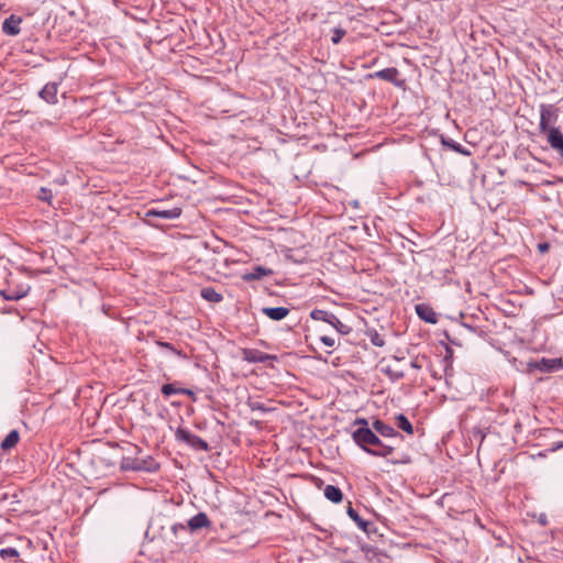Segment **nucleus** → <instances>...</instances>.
Listing matches in <instances>:
<instances>
[{
  "instance_id": "4c0bfd02",
  "label": "nucleus",
  "mask_w": 563,
  "mask_h": 563,
  "mask_svg": "<svg viewBox=\"0 0 563 563\" xmlns=\"http://www.w3.org/2000/svg\"><path fill=\"white\" fill-rule=\"evenodd\" d=\"M179 394L181 395H188V396H194V391L191 389H187V388H179Z\"/></svg>"
},
{
  "instance_id": "20e7f679",
  "label": "nucleus",
  "mask_w": 563,
  "mask_h": 563,
  "mask_svg": "<svg viewBox=\"0 0 563 563\" xmlns=\"http://www.w3.org/2000/svg\"><path fill=\"white\" fill-rule=\"evenodd\" d=\"M373 431L379 435H382L383 438L385 439H388L391 443V441L394 440H402V435L396 430L394 429L389 424H386L384 421L379 420V419H375L373 421Z\"/></svg>"
},
{
  "instance_id": "6ab92c4d",
  "label": "nucleus",
  "mask_w": 563,
  "mask_h": 563,
  "mask_svg": "<svg viewBox=\"0 0 563 563\" xmlns=\"http://www.w3.org/2000/svg\"><path fill=\"white\" fill-rule=\"evenodd\" d=\"M335 314L322 309H313L310 312V318L316 321H323L329 324H331L332 320L334 319Z\"/></svg>"
},
{
  "instance_id": "7c9ffc66",
  "label": "nucleus",
  "mask_w": 563,
  "mask_h": 563,
  "mask_svg": "<svg viewBox=\"0 0 563 563\" xmlns=\"http://www.w3.org/2000/svg\"><path fill=\"white\" fill-rule=\"evenodd\" d=\"M187 525L184 523H175L172 526V532L176 539L180 537L181 533L187 532Z\"/></svg>"
},
{
  "instance_id": "393cba45",
  "label": "nucleus",
  "mask_w": 563,
  "mask_h": 563,
  "mask_svg": "<svg viewBox=\"0 0 563 563\" xmlns=\"http://www.w3.org/2000/svg\"><path fill=\"white\" fill-rule=\"evenodd\" d=\"M139 463H136V457L124 456L121 460L120 467L123 471H135L139 472Z\"/></svg>"
},
{
  "instance_id": "a19ab883",
  "label": "nucleus",
  "mask_w": 563,
  "mask_h": 563,
  "mask_svg": "<svg viewBox=\"0 0 563 563\" xmlns=\"http://www.w3.org/2000/svg\"><path fill=\"white\" fill-rule=\"evenodd\" d=\"M540 523H541V525H543V526H545V525H547V517H545L544 515H542V516L540 517Z\"/></svg>"
},
{
  "instance_id": "aec40b11",
  "label": "nucleus",
  "mask_w": 563,
  "mask_h": 563,
  "mask_svg": "<svg viewBox=\"0 0 563 563\" xmlns=\"http://www.w3.org/2000/svg\"><path fill=\"white\" fill-rule=\"evenodd\" d=\"M441 143L445 146L451 148L452 151L463 154V155H470V152L465 150L460 143L455 142L452 139H446L443 135L441 136Z\"/></svg>"
},
{
  "instance_id": "2f4dec72",
  "label": "nucleus",
  "mask_w": 563,
  "mask_h": 563,
  "mask_svg": "<svg viewBox=\"0 0 563 563\" xmlns=\"http://www.w3.org/2000/svg\"><path fill=\"white\" fill-rule=\"evenodd\" d=\"M345 30L343 29H334L333 30V35H332V43L333 44H339L341 42V40L343 38V36L345 35Z\"/></svg>"
},
{
  "instance_id": "5701e85b",
  "label": "nucleus",
  "mask_w": 563,
  "mask_h": 563,
  "mask_svg": "<svg viewBox=\"0 0 563 563\" xmlns=\"http://www.w3.org/2000/svg\"><path fill=\"white\" fill-rule=\"evenodd\" d=\"M385 374L388 375V377L393 382H397L405 376V372L401 368H398L395 365H387L384 369Z\"/></svg>"
},
{
  "instance_id": "dca6fc26",
  "label": "nucleus",
  "mask_w": 563,
  "mask_h": 563,
  "mask_svg": "<svg viewBox=\"0 0 563 563\" xmlns=\"http://www.w3.org/2000/svg\"><path fill=\"white\" fill-rule=\"evenodd\" d=\"M200 296L210 302L218 303L222 301L223 296L218 292L213 287H205L200 290Z\"/></svg>"
},
{
  "instance_id": "f03ea898",
  "label": "nucleus",
  "mask_w": 563,
  "mask_h": 563,
  "mask_svg": "<svg viewBox=\"0 0 563 563\" xmlns=\"http://www.w3.org/2000/svg\"><path fill=\"white\" fill-rule=\"evenodd\" d=\"M529 372L538 371L540 373H553L563 369V358H547L531 361L528 363Z\"/></svg>"
},
{
  "instance_id": "4be33fe9",
  "label": "nucleus",
  "mask_w": 563,
  "mask_h": 563,
  "mask_svg": "<svg viewBox=\"0 0 563 563\" xmlns=\"http://www.w3.org/2000/svg\"><path fill=\"white\" fill-rule=\"evenodd\" d=\"M396 422H397V427L399 429H401L402 431H405L406 433L408 434H412L413 433V427L411 424V422L408 420V418L402 415V413H399L396 416Z\"/></svg>"
},
{
  "instance_id": "39448f33",
  "label": "nucleus",
  "mask_w": 563,
  "mask_h": 563,
  "mask_svg": "<svg viewBox=\"0 0 563 563\" xmlns=\"http://www.w3.org/2000/svg\"><path fill=\"white\" fill-rule=\"evenodd\" d=\"M242 358L247 363H265L267 361H276L277 356L264 353L256 349H242Z\"/></svg>"
},
{
  "instance_id": "412c9836",
  "label": "nucleus",
  "mask_w": 563,
  "mask_h": 563,
  "mask_svg": "<svg viewBox=\"0 0 563 563\" xmlns=\"http://www.w3.org/2000/svg\"><path fill=\"white\" fill-rule=\"evenodd\" d=\"M196 434L191 433L187 429L184 428H177L175 431V438L178 442H183L187 445L190 444V442L194 440Z\"/></svg>"
},
{
  "instance_id": "58836bf2",
  "label": "nucleus",
  "mask_w": 563,
  "mask_h": 563,
  "mask_svg": "<svg viewBox=\"0 0 563 563\" xmlns=\"http://www.w3.org/2000/svg\"><path fill=\"white\" fill-rule=\"evenodd\" d=\"M548 249H549L548 243H541V244H539V250H540L541 252H544V251H547Z\"/></svg>"
},
{
  "instance_id": "7ed1b4c3",
  "label": "nucleus",
  "mask_w": 563,
  "mask_h": 563,
  "mask_svg": "<svg viewBox=\"0 0 563 563\" xmlns=\"http://www.w3.org/2000/svg\"><path fill=\"white\" fill-rule=\"evenodd\" d=\"M399 76L400 73L395 67L384 68L368 75L369 78L382 79L391 82L394 86L398 88H402L405 86V79H400Z\"/></svg>"
},
{
  "instance_id": "c9c22d12",
  "label": "nucleus",
  "mask_w": 563,
  "mask_h": 563,
  "mask_svg": "<svg viewBox=\"0 0 563 563\" xmlns=\"http://www.w3.org/2000/svg\"><path fill=\"white\" fill-rule=\"evenodd\" d=\"M354 424L355 426H360L358 428L361 427H368V422L365 418H357L355 421H354Z\"/></svg>"
},
{
  "instance_id": "b1692460",
  "label": "nucleus",
  "mask_w": 563,
  "mask_h": 563,
  "mask_svg": "<svg viewBox=\"0 0 563 563\" xmlns=\"http://www.w3.org/2000/svg\"><path fill=\"white\" fill-rule=\"evenodd\" d=\"M366 336L369 339L371 343L375 346L383 347L385 345L384 338L375 329H368L366 331Z\"/></svg>"
},
{
  "instance_id": "ddd939ff",
  "label": "nucleus",
  "mask_w": 563,
  "mask_h": 563,
  "mask_svg": "<svg viewBox=\"0 0 563 563\" xmlns=\"http://www.w3.org/2000/svg\"><path fill=\"white\" fill-rule=\"evenodd\" d=\"M136 463H139V472H156L159 468V464L151 455L136 457Z\"/></svg>"
},
{
  "instance_id": "e433bc0d",
  "label": "nucleus",
  "mask_w": 563,
  "mask_h": 563,
  "mask_svg": "<svg viewBox=\"0 0 563 563\" xmlns=\"http://www.w3.org/2000/svg\"><path fill=\"white\" fill-rule=\"evenodd\" d=\"M563 448V441H559V442H555L552 444V448H551V451L554 452V451H558L560 449Z\"/></svg>"
},
{
  "instance_id": "79ce46f5",
  "label": "nucleus",
  "mask_w": 563,
  "mask_h": 563,
  "mask_svg": "<svg viewBox=\"0 0 563 563\" xmlns=\"http://www.w3.org/2000/svg\"><path fill=\"white\" fill-rule=\"evenodd\" d=\"M134 450H135L136 452H140V451H141V449H140L139 446H134Z\"/></svg>"
},
{
  "instance_id": "f257e3e1",
  "label": "nucleus",
  "mask_w": 563,
  "mask_h": 563,
  "mask_svg": "<svg viewBox=\"0 0 563 563\" xmlns=\"http://www.w3.org/2000/svg\"><path fill=\"white\" fill-rule=\"evenodd\" d=\"M352 439L363 451L373 456L387 457L395 450L394 443L380 440L368 427L357 428L353 431Z\"/></svg>"
},
{
  "instance_id": "37998d69",
  "label": "nucleus",
  "mask_w": 563,
  "mask_h": 563,
  "mask_svg": "<svg viewBox=\"0 0 563 563\" xmlns=\"http://www.w3.org/2000/svg\"><path fill=\"white\" fill-rule=\"evenodd\" d=\"M395 361L398 363L401 361V358L395 357Z\"/></svg>"
},
{
  "instance_id": "1a4fd4ad",
  "label": "nucleus",
  "mask_w": 563,
  "mask_h": 563,
  "mask_svg": "<svg viewBox=\"0 0 563 563\" xmlns=\"http://www.w3.org/2000/svg\"><path fill=\"white\" fill-rule=\"evenodd\" d=\"M271 275H273V269L258 265L253 267L251 272L243 274L242 279L244 282L261 280Z\"/></svg>"
},
{
  "instance_id": "72a5a7b5",
  "label": "nucleus",
  "mask_w": 563,
  "mask_h": 563,
  "mask_svg": "<svg viewBox=\"0 0 563 563\" xmlns=\"http://www.w3.org/2000/svg\"><path fill=\"white\" fill-rule=\"evenodd\" d=\"M472 435L475 440H478L482 443L485 439V434L479 428H473Z\"/></svg>"
},
{
  "instance_id": "9b49d317",
  "label": "nucleus",
  "mask_w": 563,
  "mask_h": 563,
  "mask_svg": "<svg viewBox=\"0 0 563 563\" xmlns=\"http://www.w3.org/2000/svg\"><path fill=\"white\" fill-rule=\"evenodd\" d=\"M416 312L420 319L423 321L434 324L438 322L437 313L433 309L424 303H419L416 306Z\"/></svg>"
},
{
  "instance_id": "a211bd4d",
  "label": "nucleus",
  "mask_w": 563,
  "mask_h": 563,
  "mask_svg": "<svg viewBox=\"0 0 563 563\" xmlns=\"http://www.w3.org/2000/svg\"><path fill=\"white\" fill-rule=\"evenodd\" d=\"M347 515L357 525V527L363 530L364 532H368V527L371 526V522L364 520L358 512L352 508L351 506L347 508Z\"/></svg>"
},
{
  "instance_id": "473e14b6",
  "label": "nucleus",
  "mask_w": 563,
  "mask_h": 563,
  "mask_svg": "<svg viewBox=\"0 0 563 563\" xmlns=\"http://www.w3.org/2000/svg\"><path fill=\"white\" fill-rule=\"evenodd\" d=\"M249 407L252 411H261L266 412L268 409L264 406V404L260 401H250Z\"/></svg>"
},
{
  "instance_id": "f3484780",
  "label": "nucleus",
  "mask_w": 563,
  "mask_h": 563,
  "mask_svg": "<svg viewBox=\"0 0 563 563\" xmlns=\"http://www.w3.org/2000/svg\"><path fill=\"white\" fill-rule=\"evenodd\" d=\"M20 440V433L18 430H12L8 433V435L1 442V449L3 451L11 450L14 448Z\"/></svg>"
},
{
  "instance_id": "a878e982",
  "label": "nucleus",
  "mask_w": 563,
  "mask_h": 563,
  "mask_svg": "<svg viewBox=\"0 0 563 563\" xmlns=\"http://www.w3.org/2000/svg\"><path fill=\"white\" fill-rule=\"evenodd\" d=\"M156 345L163 349H167L172 351L174 354H176L180 358H187V354L183 350H178L175 346H173L170 343L165 341H156Z\"/></svg>"
},
{
  "instance_id": "0eeeda50",
  "label": "nucleus",
  "mask_w": 563,
  "mask_h": 563,
  "mask_svg": "<svg viewBox=\"0 0 563 563\" xmlns=\"http://www.w3.org/2000/svg\"><path fill=\"white\" fill-rule=\"evenodd\" d=\"M181 209L178 207L172 209L151 208L145 212L146 218H161L164 220H174L179 218Z\"/></svg>"
},
{
  "instance_id": "6e6552de",
  "label": "nucleus",
  "mask_w": 563,
  "mask_h": 563,
  "mask_svg": "<svg viewBox=\"0 0 563 563\" xmlns=\"http://www.w3.org/2000/svg\"><path fill=\"white\" fill-rule=\"evenodd\" d=\"M22 23V18L11 14L2 23V32L10 36H15L21 32L20 24Z\"/></svg>"
},
{
  "instance_id": "c85d7f7f",
  "label": "nucleus",
  "mask_w": 563,
  "mask_h": 563,
  "mask_svg": "<svg viewBox=\"0 0 563 563\" xmlns=\"http://www.w3.org/2000/svg\"><path fill=\"white\" fill-rule=\"evenodd\" d=\"M20 553L15 548H4L0 550V556L2 559H16Z\"/></svg>"
},
{
  "instance_id": "cd10ccee",
  "label": "nucleus",
  "mask_w": 563,
  "mask_h": 563,
  "mask_svg": "<svg viewBox=\"0 0 563 563\" xmlns=\"http://www.w3.org/2000/svg\"><path fill=\"white\" fill-rule=\"evenodd\" d=\"M331 325L340 333V334H349L351 332V327L341 322L339 318L335 316L331 322Z\"/></svg>"
},
{
  "instance_id": "ea45409f",
  "label": "nucleus",
  "mask_w": 563,
  "mask_h": 563,
  "mask_svg": "<svg viewBox=\"0 0 563 563\" xmlns=\"http://www.w3.org/2000/svg\"><path fill=\"white\" fill-rule=\"evenodd\" d=\"M410 366H411L412 368H417V369L421 368V366L418 364V362H417V361H412V362H410Z\"/></svg>"
},
{
  "instance_id": "bb28decb",
  "label": "nucleus",
  "mask_w": 563,
  "mask_h": 563,
  "mask_svg": "<svg viewBox=\"0 0 563 563\" xmlns=\"http://www.w3.org/2000/svg\"><path fill=\"white\" fill-rule=\"evenodd\" d=\"M189 446L197 451H205V452L209 451V449H210L209 444L198 435H195V438L190 442Z\"/></svg>"
},
{
  "instance_id": "c756f323",
  "label": "nucleus",
  "mask_w": 563,
  "mask_h": 563,
  "mask_svg": "<svg viewBox=\"0 0 563 563\" xmlns=\"http://www.w3.org/2000/svg\"><path fill=\"white\" fill-rule=\"evenodd\" d=\"M162 394L165 397L179 394V388H176L173 384H165L162 386Z\"/></svg>"
},
{
  "instance_id": "423d86ee",
  "label": "nucleus",
  "mask_w": 563,
  "mask_h": 563,
  "mask_svg": "<svg viewBox=\"0 0 563 563\" xmlns=\"http://www.w3.org/2000/svg\"><path fill=\"white\" fill-rule=\"evenodd\" d=\"M188 531L191 533L198 532L201 529H209L212 526L211 520L206 512H198L187 521Z\"/></svg>"
},
{
  "instance_id": "9d476101",
  "label": "nucleus",
  "mask_w": 563,
  "mask_h": 563,
  "mask_svg": "<svg viewBox=\"0 0 563 563\" xmlns=\"http://www.w3.org/2000/svg\"><path fill=\"white\" fill-rule=\"evenodd\" d=\"M40 98L45 100L47 103H56L57 102V84L48 82L38 92Z\"/></svg>"
},
{
  "instance_id": "2eb2a0df",
  "label": "nucleus",
  "mask_w": 563,
  "mask_h": 563,
  "mask_svg": "<svg viewBox=\"0 0 563 563\" xmlns=\"http://www.w3.org/2000/svg\"><path fill=\"white\" fill-rule=\"evenodd\" d=\"M29 292V288L26 289H5L0 290V295L5 299L10 301H16L21 298H24Z\"/></svg>"
},
{
  "instance_id": "f8f14e48",
  "label": "nucleus",
  "mask_w": 563,
  "mask_h": 563,
  "mask_svg": "<svg viewBox=\"0 0 563 563\" xmlns=\"http://www.w3.org/2000/svg\"><path fill=\"white\" fill-rule=\"evenodd\" d=\"M262 312L274 321H280L289 314L290 310L286 307H265Z\"/></svg>"
},
{
  "instance_id": "f704fd0d",
  "label": "nucleus",
  "mask_w": 563,
  "mask_h": 563,
  "mask_svg": "<svg viewBox=\"0 0 563 563\" xmlns=\"http://www.w3.org/2000/svg\"><path fill=\"white\" fill-rule=\"evenodd\" d=\"M320 341L325 345V346H329V347H332L334 344H335V341L333 338L331 336H328V335H323L320 338Z\"/></svg>"
},
{
  "instance_id": "4468645a",
  "label": "nucleus",
  "mask_w": 563,
  "mask_h": 563,
  "mask_svg": "<svg viewBox=\"0 0 563 563\" xmlns=\"http://www.w3.org/2000/svg\"><path fill=\"white\" fill-rule=\"evenodd\" d=\"M323 495L328 500L334 504H339L343 499L342 490L334 485H327L323 489Z\"/></svg>"
}]
</instances>
